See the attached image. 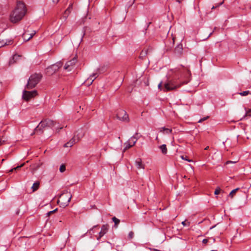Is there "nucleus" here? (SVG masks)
Listing matches in <instances>:
<instances>
[{
	"instance_id": "f257e3e1",
	"label": "nucleus",
	"mask_w": 251,
	"mask_h": 251,
	"mask_svg": "<svg viewBox=\"0 0 251 251\" xmlns=\"http://www.w3.org/2000/svg\"><path fill=\"white\" fill-rule=\"evenodd\" d=\"M174 78L172 79L168 80L163 84L164 87H162V82L159 83L158 85V88L160 90H163L164 92L172 91L180 87L182 84H187L188 81H183L181 83L178 82L176 78L179 79L182 77H187L189 75V71L185 68L176 69L175 72Z\"/></svg>"
},
{
	"instance_id": "f03ea898",
	"label": "nucleus",
	"mask_w": 251,
	"mask_h": 251,
	"mask_svg": "<svg viewBox=\"0 0 251 251\" xmlns=\"http://www.w3.org/2000/svg\"><path fill=\"white\" fill-rule=\"evenodd\" d=\"M26 13L25 4L18 1L17 6L12 13L10 15V21L12 23H16L20 21Z\"/></svg>"
},
{
	"instance_id": "7ed1b4c3",
	"label": "nucleus",
	"mask_w": 251,
	"mask_h": 251,
	"mask_svg": "<svg viewBox=\"0 0 251 251\" xmlns=\"http://www.w3.org/2000/svg\"><path fill=\"white\" fill-rule=\"evenodd\" d=\"M56 122L50 119H45L40 122L35 129V132L41 134L44 130L48 128H52L55 126Z\"/></svg>"
},
{
	"instance_id": "20e7f679",
	"label": "nucleus",
	"mask_w": 251,
	"mask_h": 251,
	"mask_svg": "<svg viewBox=\"0 0 251 251\" xmlns=\"http://www.w3.org/2000/svg\"><path fill=\"white\" fill-rule=\"evenodd\" d=\"M42 77V75L41 74L35 73L32 75L29 78L25 88L26 89H31L34 88L40 82Z\"/></svg>"
},
{
	"instance_id": "39448f33",
	"label": "nucleus",
	"mask_w": 251,
	"mask_h": 251,
	"mask_svg": "<svg viewBox=\"0 0 251 251\" xmlns=\"http://www.w3.org/2000/svg\"><path fill=\"white\" fill-rule=\"evenodd\" d=\"M72 197V195L70 192H68L67 191L64 192L60 195V200L58 201H62L63 203V206H66L68 205Z\"/></svg>"
},
{
	"instance_id": "423d86ee",
	"label": "nucleus",
	"mask_w": 251,
	"mask_h": 251,
	"mask_svg": "<svg viewBox=\"0 0 251 251\" xmlns=\"http://www.w3.org/2000/svg\"><path fill=\"white\" fill-rule=\"evenodd\" d=\"M62 63L59 62L51 65L50 66L47 68L46 73L48 75H52V74L55 73L62 66Z\"/></svg>"
},
{
	"instance_id": "0eeeda50",
	"label": "nucleus",
	"mask_w": 251,
	"mask_h": 251,
	"mask_svg": "<svg viewBox=\"0 0 251 251\" xmlns=\"http://www.w3.org/2000/svg\"><path fill=\"white\" fill-rule=\"evenodd\" d=\"M116 117L119 120L123 122H128V115L126 111L120 110L118 111Z\"/></svg>"
},
{
	"instance_id": "6e6552de",
	"label": "nucleus",
	"mask_w": 251,
	"mask_h": 251,
	"mask_svg": "<svg viewBox=\"0 0 251 251\" xmlns=\"http://www.w3.org/2000/svg\"><path fill=\"white\" fill-rule=\"evenodd\" d=\"M36 95L37 91L35 90L28 91L24 90L23 92V98L26 100H28L32 98L35 97Z\"/></svg>"
},
{
	"instance_id": "1a4fd4ad",
	"label": "nucleus",
	"mask_w": 251,
	"mask_h": 251,
	"mask_svg": "<svg viewBox=\"0 0 251 251\" xmlns=\"http://www.w3.org/2000/svg\"><path fill=\"white\" fill-rule=\"evenodd\" d=\"M137 141V139L134 136H132L128 141L125 143V145L126 146L125 150H127L132 146H133L136 143Z\"/></svg>"
},
{
	"instance_id": "9d476101",
	"label": "nucleus",
	"mask_w": 251,
	"mask_h": 251,
	"mask_svg": "<svg viewBox=\"0 0 251 251\" xmlns=\"http://www.w3.org/2000/svg\"><path fill=\"white\" fill-rule=\"evenodd\" d=\"M76 61V59L74 57L71 60L67 62L64 66V69L68 71H71L72 70L71 67L75 64Z\"/></svg>"
},
{
	"instance_id": "9b49d317",
	"label": "nucleus",
	"mask_w": 251,
	"mask_h": 251,
	"mask_svg": "<svg viewBox=\"0 0 251 251\" xmlns=\"http://www.w3.org/2000/svg\"><path fill=\"white\" fill-rule=\"evenodd\" d=\"M108 230V226L107 225H104L101 227V230L99 232V235L97 237V240H100L101 237H102Z\"/></svg>"
},
{
	"instance_id": "f8f14e48",
	"label": "nucleus",
	"mask_w": 251,
	"mask_h": 251,
	"mask_svg": "<svg viewBox=\"0 0 251 251\" xmlns=\"http://www.w3.org/2000/svg\"><path fill=\"white\" fill-rule=\"evenodd\" d=\"M85 134V131L82 128H79L75 133L74 136L79 141Z\"/></svg>"
},
{
	"instance_id": "ddd939ff",
	"label": "nucleus",
	"mask_w": 251,
	"mask_h": 251,
	"mask_svg": "<svg viewBox=\"0 0 251 251\" xmlns=\"http://www.w3.org/2000/svg\"><path fill=\"white\" fill-rule=\"evenodd\" d=\"M79 140L78 139L74 136V137L67 143L64 144V147H71L74 144L78 142Z\"/></svg>"
},
{
	"instance_id": "4468645a",
	"label": "nucleus",
	"mask_w": 251,
	"mask_h": 251,
	"mask_svg": "<svg viewBox=\"0 0 251 251\" xmlns=\"http://www.w3.org/2000/svg\"><path fill=\"white\" fill-rule=\"evenodd\" d=\"M135 166L138 169H144L145 165L143 163L141 158H137L135 161Z\"/></svg>"
},
{
	"instance_id": "2eb2a0df",
	"label": "nucleus",
	"mask_w": 251,
	"mask_h": 251,
	"mask_svg": "<svg viewBox=\"0 0 251 251\" xmlns=\"http://www.w3.org/2000/svg\"><path fill=\"white\" fill-rule=\"evenodd\" d=\"M12 40H7L6 41L2 40L0 41V48L4 46L5 45H10L12 43Z\"/></svg>"
},
{
	"instance_id": "dca6fc26",
	"label": "nucleus",
	"mask_w": 251,
	"mask_h": 251,
	"mask_svg": "<svg viewBox=\"0 0 251 251\" xmlns=\"http://www.w3.org/2000/svg\"><path fill=\"white\" fill-rule=\"evenodd\" d=\"M160 132H164L166 134H169L172 133V130L170 128H166L165 127H161L159 129Z\"/></svg>"
},
{
	"instance_id": "f3484780",
	"label": "nucleus",
	"mask_w": 251,
	"mask_h": 251,
	"mask_svg": "<svg viewBox=\"0 0 251 251\" xmlns=\"http://www.w3.org/2000/svg\"><path fill=\"white\" fill-rule=\"evenodd\" d=\"M98 76V74L96 73H93L92 75L90 76V77L88 78V80L90 81V84H92V82L94 81V80L97 78V77Z\"/></svg>"
},
{
	"instance_id": "a211bd4d",
	"label": "nucleus",
	"mask_w": 251,
	"mask_h": 251,
	"mask_svg": "<svg viewBox=\"0 0 251 251\" xmlns=\"http://www.w3.org/2000/svg\"><path fill=\"white\" fill-rule=\"evenodd\" d=\"M39 185H40L39 182L36 181V182H34L31 187V188L32 189V191L34 192V191H36L39 188Z\"/></svg>"
},
{
	"instance_id": "6ab92c4d",
	"label": "nucleus",
	"mask_w": 251,
	"mask_h": 251,
	"mask_svg": "<svg viewBox=\"0 0 251 251\" xmlns=\"http://www.w3.org/2000/svg\"><path fill=\"white\" fill-rule=\"evenodd\" d=\"M159 149L161 150L162 153L165 154L167 152V149L166 147V145L163 144L159 147Z\"/></svg>"
},
{
	"instance_id": "aec40b11",
	"label": "nucleus",
	"mask_w": 251,
	"mask_h": 251,
	"mask_svg": "<svg viewBox=\"0 0 251 251\" xmlns=\"http://www.w3.org/2000/svg\"><path fill=\"white\" fill-rule=\"evenodd\" d=\"M24 165H25V163H23V164H22L21 165H19V166H17V167H15V168H13V169H11V170L9 171V172L11 173V172H13L14 170H18L20 169V168H21V167H22L23 166H24Z\"/></svg>"
},
{
	"instance_id": "412c9836",
	"label": "nucleus",
	"mask_w": 251,
	"mask_h": 251,
	"mask_svg": "<svg viewBox=\"0 0 251 251\" xmlns=\"http://www.w3.org/2000/svg\"><path fill=\"white\" fill-rule=\"evenodd\" d=\"M112 220L114 222L115 226L117 227V225L120 223V220H119L118 219L116 218L115 217H114L112 218Z\"/></svg>"
},
{
	"instance_id": "4be33fe9",
	"label": "nucleus",
	"mask_w": 251,
	"mask_h": 251,
	"mask_svg": "<svg viewBox=\"0 0 251 251\" xmlns=\"http://www.w3.org/2000/svg\"><path fill=\"white\" fill-rule=\"evenodd\" d=\"M239 189V188L235 189L231 191V192L229 194V197L231 198H233L234 195L236 193V192Z\"/></svg>"
},
{
	"instance_id": "5701e85b",
	"label": "nucleus",
	"mask_w": 251,
	"mask_h": 251,
	"mask_svg": "<svg viewBox=\"0 0 251 251\" xmlns=\"http://www.w3.org/2000/svg\"><path fill=\"white\" fill-rule=\"evenodd\" d=\"M66 170V166L64 164H62L59 168V171L61 173L64 172Z\"/></svg>"
},
{
	"instance_id": "b1692460",
	"label": "nucleus",
	"mask_w": 251,
	"mask_h": 251,
	"mask_svg": "<svg viewBox=\"0 0 251 251\" xmlns=\"http://www.w3.org/2000/svg\"><path fill=\"white\" fill-rule=\"evenodd\" d=\"M249 94H250L249 91H244L243 92H240L239 93V95H240L242 96H245L248 95Z\"/></svg>"
},
{
	"instance_id": "393cba45",
	"label": "nucleus",
	"mask_w": 251,
	"mask_h": 251,
	"mask_svg": "<svg viewBox=\"0 0 251 251\" xmlns=\"http://www.w3.org/2000/svg\"><path fill=\"white\" fill-rule=\"evenodd\" d=\"M19 57H20L19 55H17L16 54L13 55L12 59L10 61V63H12V61L15 62L16 61V60L18 58H19Z\"/></svg>"
},
{
	"instance_id": "a878e982",
	"label": "nucleus",
	"mask_w": 251,
	"mask_h": 251,
	"mask_svg": "<svg viewBox=\"0 0 251 251\" xmlns=\"http://www.w3.org/2000/svg\"><path fill=\"white\" fill-rule=\"evenodd\" d=\"M72 8V5L70 4L69 6L68 7V8L66 9V10L65 12V14H68L71 11V9Z\"/></svg>"
},
{
	"instance_id": "bb28decb",
	"label": "nucleus",
	"mask_w": 251,
	"mask_h": 251,
	"mask_svg": "<svg viewBox=\"0 0 251 251\" xmlns=\"http://www.w3.org/2000/svg\"><path fill=\"white\" fill-rule=\"evenodd\" d=\"M147 50H142L140 53V56L143 57L147 54Z\"/></svg>"
},
{
	"instance_id": "cd10ccee",
	"label": "nucleus",
	"mask_w": 251,
	"mask_h": 251,
	"mask_svg": "<svg viewBox=\"0 0 251 251\" xmlns=\"http://www.w3.org/2000/svg\"><path fill=\"white\" fill-rule=\"evenodd\" d=\"M246 116L251 117V109H246Z\"/></svg>"
},
{
	"instance_id": "c85d7f7f",
	"label": "nucleus",
	"mask_w": 251,
	"mask_h": 251,
	"mask_svg": "<svg viewBox=\"0 0 251 251\" xmlns=\"http://www.w3.org/2000/svg\"><path fill=\"white\" fill-rule=\"evenodd\" d=\"M181 158H182V159L185 160H186V161H187L188 162H192V160L188 159L187 156H183V155H182V156H181Z\"/></svg>"
},
{
	"instance_id": "c756f323",
	"label": "nucleus",
	"mask_w": 251,
	"mask_h": 251,
	"mask_svg": "<svg viewBox=\"0 0 251 251\" xmlns=\"http://www.w3.org/2000/svg\"><path fill=\"white\" fill-rule=\"evenodd\" d=\"M182 50V46L181 45H178L177 47L175 49V50Z\"/></svg>"
},
{
	"instance_id": "7c9ffc66",
	"label": "nucleus",
	"mask_w": 251,
	"mask_h": 251,
	"mask_svg": "<svg viewBox=\"0 0 251 251\" xmlns=\"http://www.w3.org/2000/svg\"><path fill=\"white\" fill-rule=\"evenodd\" d=\"M223 3H224V0L222 2L218 3L216 6H213V7H212V9H215V8H216L217 7H219V6L221 5L222 4H223Z\"/></svg>"
},
{
	"instance_id": "2f4dec72",
	"label": "nucleus",
	"mask_w": 251,
	"mask_h": 251,
	"mask_svg": "<svg viewBox=\"0 0 251 251\" xmlns=\"http://www.w3.org/2000/svg\"><path fill=\"white\" fill-rule=\"evenodd\" d=\"M220 188H217L215 190V192H214V194L215 195H218L219 193H220Z\"/></svg>"
},
{
	"instance_id": "473e14b6",
	"label": "nucleus",
	"mask_w": 251,
	"mask_h": 251,
	"mask_svg": "<svg viewBox=\"0 0 251 251\" xmlns=\"http://www.w3.org/2000/svg\"><path fill=\"white\" fill-rule=\"evenodd\" d=\"M134 233L132 231H130L128 234V237L129 238L131 239L133 237Z\"/></svg>"
},
{
	"instance_id": "72a5a7b5",
	"label": "nucleus",
	"mask_w": 251,
	"mask_h": 251,
	"mask_svg": "<svg viewBox=\"0 0 251 251\" xmlns=\"http://www.w3.org/2000/svg\"><path fill=\"white\" fill-rule=\"evenodd\" d=\"M208 118V117H206L205 118H202L201 119H200L199 121V123H201L202 122V121H205V120H206L207 118Z\"/></svg>"
},
{
	"instance_id": "f704fd0d",
	"label": "nucleus",
	"mask_w": 251,
	"mask_h": 251,
	"mask_svg": "<svg viewBox=\"0 0 251 251\" xmlns=\"http://www.w3.org/2000/svg\"><path fill=\"white\" fill-rule=\"evenodd\" d=\"M208 242V240L207 239H204L202 240V243L204 244H206Z\"/></svg>"
},
{
	"instance_id": "c9c22d12",
	"label": "nucleus",
	"mask_w": 251,
	"mask_h": 251,
	"mask_svg": "<svg viewBox=\"0 0 251 251\" xmlns=\"http://www.w3.org/2000/svg\"><path fill=\"white\" fill-rule=\"evenodd\" d=\"M97 227H98L97 225L93 226V227L89 230V233H90L91 230H92L94 228H96Z\"/></svg>"
},
{
	"instance_id": "e433bc0d",
	"label": "nucleus",
	"mask_w": 251,
	"mask_h": 251,
	"mask_svg": "<svg viewBox=\"0 0 251 251\" xmlns=\"http://www.w3.org/2000/svg\"><path fill=\"white\" fill-rule=\"evenodd\" d=\"M35 34V33L34 34H32L30 35V36L26 39V41H28L30 39H31V38H32L33 35Z\"/></svg>"
},
{
	"instance_id": "4c0bfd02",
	"label": "nucleus",
	"mask_w": 251,
	"mask_h": 251,
	"mask_svg": "<svg viewBox=\"0 0 251 251\" xmlns=\"http://www.w3.org/2000/svg\"><path fill=\"white\" fill-rule=\"evenodd\" d=\"M5 142L4 140L0 139V146L2 145Z\"/></svg>"
},
{
	"instance_id": "58836bf2",
	"label": "nucleus",
	"mask_w": 251,
	"mask_h": 251,
	"mask_svg": "<svg viewBox=\"0 0 251 251\" xmlns=\"http://www.w3.org/2000/svg\"><path fill=\"white\" fill-rule=\"evenodd\" d=\"M53 213H54V211H50L48 212L47 214L48 216H49V215H50L51 214H52Z\"/></svg>"
},
{
	"instance_id": "ea45409f",
	"label": "nucleus",
	"mask_w": 251,
	"mask_h": 251,
	"mask_svg": "<svg viewBox=\"0 0 251 251\" xmlns=\"http://www.w3.org/2000/svg\"><path fill=\"white\" fill-rule=\"evenodd\" d=\"M181 224L184 226H186L187 225H186V221H183Z\"/></svg>"
},
{
	"instance_id": "a19ab883",
	"label": "nucleus",
	"mask_w": 251,
	"mask_h": 251,
	"mask_svg": "<svg viewBox=\"0 0 251 251\" xmlns=\"http://www.w3.org/2000/svg\"><path fill=\"white\" fill-rule=\"evenodd\" d=\"M62 127H56V130H58V131H59L60 129H62Z\"/></svg>"
},
{
	"instance_id": "79ce46f5",
	"label": "nucleus",
	"mask_w": 251,
	"mask_h": 251,
	"mask_svg": "<svg viewBox=\"0 0 251 251\" xmlns=\"http://www.w3.org/2000/svg\"><path fill=\"white\" fill-rule=\"evenodd\" d=\"M236 162H234V163H235ZM233 163V162L231 161H227L226 162V164H229V163Z\"/></svg>"
},
{
	"instance_id": "37998d69",
	"label": "nucleus",
	"mask_w": 251,
	"mask_h": 251,
	"mask_svg": "<svg viewBox=\"0 0 251 251\" xmlns=\"http://www.w3.org/2000/svg\"><path fill=\"white\" fill-rule=\"evenodd\" d=\"M5 29V28H4L3 29H0V33L2 32Z\"/></svg>"
},
{
	"instance_id": "c03bdc74",
	"label": "nucleus",
	"mask_w": 251,
	"mask_h": 251,
	"mask_svg": "<svg viewBox=\"0 0 251 251\" xmlns=\"http://www.w3.org/2000/svg\"><path fill=\"white\" fill-rule=\"evenodd\" d=\"M182 0H176L177 2H178V3H180L181 2Z\"/></svg>"
},
{
	"instance_id": "a18cd8bd",
	"label": "nucleus",
	"mask_w": 251,
	"mask_h": 251,
	"mask_svg": "<svg viewBox=\"0 0 251 251\" xmlns=\"http://www.w3.org/2000/svg\"><path fill=\"white\" fill-rule=\"evenodd\" d=\"M59 0H53V2H57Z\"/></svg>"
},
{
	"instance_id": "49530a36",
	"label": "nucleus",
	"mask_w": 251,
	"mask_h": 251,
	"mask_svg": "<svg viewBox=\"0 0 251 251\" xmlns=\"http://www.w3.org/2000/svg\"><path fill=\"white\" fill-rule=\"evenodd\" d=\"M208 149H209V147H208V146H207V147L205 148V150H207Z\"/></svg>"
},
{
	"instance_id": "de8ad7c7",
	"label": "nucleus",
	"mask_w": 251,
	"mask_h": 251,
	"mask_svg": "<svg viewBox=\"0 0 251 251\" xmlns=\"http://www.w3.org/2000/svg\"><path fill=\"white\" fill-rule=\"evenodd\" d=\"M212 34V32H211V33L209 34V35H208V36L207 37V38H208L209 37H210Z\"/></svg>"
},
{
	"instance_id": "09e8293b",
	"label": "nucleus",
	"mask_w": 251,
	"mask_h": 251,
	"mask_svg": "<svg viewBox=\"0 0 251 251\" xmlns=\"http://www.w3.org/2000/svg\"><path fill=\"white\" fill-rule=\"evenodd\" d=\"M57 209L56 208V209L53 210V211H54V212H56V211H57Z\"/></svg>"
},
{
	"instance_id": "8fccbe9b",
	"label": "nucleus",
	"mask_w": 251,
	"mask_h": 251,
	"mask_svg": "<svg viewBox=\"0 0 251 251\" xmlns=\"http://www.w3.org/2000/svg\"><path fill=\"white\" fill-rule=\"evenodd\" d=\"M25 36H26V34H24V39H25Z\"/></svg>"
},
{
	"instance_id": "3c124183",
	"label": "nucleus",
	"mask_w": 251,
	"mask_h": 251,
	"mask_svg": "<svg viewBox=\"0 0 251 251\" xmlns=\"http://www.w3.org/2000/svg\"><path fill=\"white\" fill-rule=\"evenodd\" d=\"M156 140H158V136H156Z\"/></svg>"
},
{
	"instance_id": "603ef678",
	"label": "nucleus",
	"mask_w": 251,
	"mask_h": 251,
	"mask_svg": "<svg viewBox=\"0 0 251 251\" xmlns=\"http://www.w3.org/2000/svg\"><path fill=\"white\" fill-rule=\"evenodd\" d=\"M4 159H3L2 160V162H3V161H4Z\"/></svg>"
},
{
	"instance_id": "864d4df0",
	"label": "nucleus",
	"mask_w": 251,
	"mask_h": 251,
	"mask_svg": "<svg viewBox=\"0 0 251 251\" xmlns=\"http://www.w3.org/2000/svg\"><path fill=\"white\" fill-rule=\"evenodd\" d=\"M211 251H216V250H212Z\"/></svg>"
}]
</instances>
